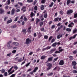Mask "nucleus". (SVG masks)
I'll list each match as a JSON object with an SVG mask.
<instances>
[{
    "label": "nucleus",
    "instance_id": "cd10ccee",
    "mask_svg": "<svg viewBox=\"0 0 77 77\" xmlns=\"http://www.w3.org/2000/svg\"><path fill=\"white\" fill-rule=\"evenodd\" d=\"M66 31H67V32H71V29L70 28H67L66 29Z\"/></svg>",
    "mask_w": 77,
    "mask_h": 77
},
{
    "label": "nucleus",
    "instance_id": "f3484780",
    "mask_svg": "<svg viewBox=\"0 0 77 77\" xmlns=\"http://www.w3.org/2000/svg\"><path fill=\"white\" fill-rule=\"evenodd\" d=\"M52 59H53V57H49L48 59V60L49 62H51V61H52Z\"/></svg>",
    "mask_w": 77,
    "mask_h": 77
},
{
    "label": "nucleus",
    "instance_id": "0e129e2a",
    "mask_svg": "<svg viewBox=\"0 0 77 77\" xmlns=\"http://www.w3.org/2000/svg\"><path fill=\"white\" fill-rule=\"evenodd\" d=\"M34 72V71H32V72H30V74H31V75H33V73Z\"/></svg>",
    "mask_w": 77,
    "mask_h": 77
},
{
    "label": "nucleus",
    "instance_id": "4468645a",
    "mask_svg": "<svg viewBox=\"0 0 77 77\" xmlns=\"http://www.w3.org/2000/svg\"><path fill=\"white\" fill-rule=\"evenodd\" d=\"M77 65V63L75 61H73L72 63V66H75Z\"/></svg>",
    "mask_w": 77,
    "mask_h": 77
},
{
    "label": "nucleus",
    "instance_id": "4be33fe9",
    "mask_svg": "<svg viewBox=\"0 0 77 77\" xmlns=\"http://www.w3.org/2000/svg\"><path fill=\"white\" fill-rule=\"evenodd\" d=\"M12 22V20L10 19L7 21V24H9V23H11Z\"/></svg>",
    "mask_w": 77,
    "mask_h": 77
},
{
    "label": "nucleus",
    "instance_id": "5fc2aeb1",
    "mask_svg": "<svg viewBox=\"0 0 77 77\" xmlns=\"http://www.w3.org/2000/svg\"><path fill=\"white\" fill-rule=\"evenodd\" d=\"M14 68L15 69H16V70L18 69V67L17 66H14Z\"/></svg>",
    "mask_w": 77,
    "mask_h": 77
},
{
    "label": "nucleus",
    "instance_id": "f704fd0d",
    "mask_svg": "<svg viewBox=\"0 0 77 77\" xmlns=\"http://www.w3.org/2000/svg\"><path fill=\"white\" fill-rule=\"evenodd\" d=\"M23 32L24 34H26V29H23V31H22Z\"/></svg>",
    "mask_w": 77,
    "mask_h": 77
},
{
    "label": "nucleus",
    "instance_id": "680f3d73",
    "mask_svg": "<svg viewBox=\"0 0 77 77\" xmlns=\"http://www.w3.org/2000/svg\"><path fill=\"white\" fill-rule=\"evenodd\" d=\"M16 51V50H14L12 51V53H15Z\"/></svg>",
    "mask_w": 77,
    "mask_h": 77
},
{
    "label": "nucleus",
    "instance_id": "bb28decb",
    "mask_svg": "<svg viewBox=\"0 0 77 77\" xmlns=\"http://www.w3.org/2000/svg\"><path fill=\"white\" fill-rule=\"evenodd\" d=\"M53 5H54V3L53 2H52L51 4L49 5V7L50 8H51L53 6Z\"/></svg>",
    "mask_w": 77,
    "mask_h": 77
},
{
    "label": "nucleus",
    "instance_id": "6e6d98bb",
    "mask_svg": "<svg viewBox=\"0 0 77 77\" xmlns=\"http://www.w3.org/2000/svg\"><path fill=\"white\" fill-rule=\"evenodd\" d=\"M15 77V74H12L10 77Z\"/></svg>",
    "mask_w": 77,
    "mask_h": 77
},
{
    "label": "nucleus",
    "instance_id": "412c9836",
    "mask_svg": "<svg viewBox=\"0 0 77 77\" xmlns=\"http://www.w3.org/2000/svg\"><path fill=\"white\" fill-rule=\"evenodd\" d=\"M12 44L14 45H16V46H18L19 44L17 42H13Z\"/></svg>",
    "mask_w": 77,
    "mask_h": 77
},
{
    "label": "nucleus",
    "instance_id": "69168bd1",
    "mask_svg": "<svg viewBox=\"0 0 77 77\" xmlns=\"http://www.w3.org/2000/svg\"><path fill=\"white\" fill-rule=\"evenodd\" d=\"M63 49H59V51H60V52H62V51H63Z\"/></svg>",
    "mask_w": 77,
    "mask_h": 77
},
{
    "label": "nucleus",
    "instance_id": "9b49d317",
    "mask_svg": "<svg viewBox=\"0 0 77 77\" xmlns=\"http://www.w3.org/2000/svg\"><path fill=\"white\" fill-rule=\"evenodd\" d=\"M63 25H61L60 27H58V28L57 29L56 31V32H57L59 31V30H60V29H62V28H63Z\"/></svg>",
    "mask_w": 77,
    "mask_h": 77
},
{
    "label": "nucleus",
    "instance_id": "473e14b6",
    "mask_svg": "<svg viewBox=\"0 0 77 77\" xmlns=\"http://www.w3.org/2000/svg\"><path fill=\"white\" fill-rule=\"evenodd\" d=\"M14 67L13 66H12L8 71V72L9 73L11 71V70L13 68V67Z\"/></svg>",
    "mask_w": 77,
    "mask_h": 77
},
{
    "label": "nucleus",
    "instance_id": "37998d69",
    "mask_svg": "<svg viewBox=\"0 0 77 77\" xmlns=\"http://www.w3.org/2000/svg\"><path fill=\"white\" fill-rule=\"evenodd\" d=\"M41 3L42 4H44L45 3V0H42Z\"/></svg>",
    "mask_w": 77,
    "mask_h": 77
},
{
    "label": "nucleus",
    "instance_id": "f8f14e48",
    "mask_svg": "<svg viewBox=\"0 0 77 77\" xmlns=\"http://www.w3.org/2000/svg\"><path fill=\"white\" fill-rule=\"evenodd\" d=\"M5 12V11L2 8L0 9V14H2L3 13Z\"/></svg>",
    "mask_w": 77,
    "mask_h": 77
},
{
    "label": "nucleus",
    "instance_id": "a19ab883",
    "mask_svg": "<svg viewBox=\"0 0 77 77\" xmlns=\"http://www.w3.org/2000/svg\"><path fill=\"white\" fill-rule=\"evenodd\" d=\"M16 27H17V26H16V25H13V26H11V28H14V29L15 28H16Z\"/></svg>",
    "mask_w": 77,
    "mask_h": 77
},
{
    "label": "nucleus",
    "instance_id": "72a5a7b5",
    "mask_svg": "<svg viewBox=\"0 0 77 77\" xmlns=\"http://www.w3.org/2000/svg\"><path fill=\"white\" fill-rule=\"evenodd\" d=\"M44 17L45 18H47V14L45 13L44 14Z\"/></svg>",
    "mask_w": 77,
    "mask_h": 77
},
{
    "label": "nucleus",
    "instance_id": "864d4df0",
    "mask_svg": "<svg viewBox=\"0 0 77 77\" xmlns=\"http://www.w3.org/2000/svg\"><path fill=\"white\" fill-rule=\"evenodd\" d=\"M8 17H5L4 18V21H6V20H7V19H8Z\"/></svg>",
    "mask_w": 77,
    "mask_h": 77
},
{
    "label": "nucleus",
    "instance_id": "c9c22d12",
    "mask_svg": "<svg viewBox=\"0 0 77 77\" xmlns=\"http://www.w3.org/2000/svg\"><path fill=\"white\" fill-rule=\"evenodd\" d=\"M59 19V17H57L54 19V20L55 21H57Z\"/></svg>",
    "mask_w": 77,
    "mask_h": 77
},
{
    "label": "nucleus",
    "instance_id": "4c0bfd02",
    "mask_svg": "<svg viewBox=\"0 0 77 77\" xmlns=\"http://www.w3.org/2000/svg\"><path fill=\"white\" fill-rule=\"evenodd\" d=\"M44 37V39H48V35H45Z\"/></svg>",
    "mask_w": 77,
    "mask_h": 77
},
{
    "label": "nucleus",
    "instance_id": "ddd939ff",
    "mask_svg": "<svg viewBox=\"0 0 77 77\" xmlns=\"http://www.w3.org/2000/svg\"><path fill=\"white\" fill-rule=\"evenodd\" d=\"M30 17L31 18H33V16H35V14L33 13L32 12L30 14Z\"/></svg>",
    "mask_w": 77,
    "mask_h": 77
},
{
    "label": "nucleus",
    "instance_id": "e2e57ef3",
    "mask_svg": "<svg viewBox=\"0 0 77 77\" xmlns=\"http://www.w3.org/2000/svg\"><path fill=\"white\" fill-rule=\"evenodd\" d=\"M17 20H18V17H17L15 18V20H14V21H17Z\"/></svg>",
    "mask_w": 77,
    "mask_h": 77
},
{
    "label": "nucleus",
    "instance_id": "0eeeda50",
    "mask_svg": "<svg viewBox=\"0 0 77 77\" xmlns=\"http://www.w3.org/2000/svg\"><path fill=\"white\" fill-rule=\"evenodd\" d=\"M21 11H22L23 12H26V7L25 6H23L22 8Z\"/></svg>",
    "mask_w": 77,
    "mask_h": 77
},
{
    "label": "nucleus",
    "instance_id": "c85d7f7f",
    "mask_svg": "<svg viewBox=\"0 0 77 77\" xmlns=\"http://www.w3.org/2000/svg\"><path fill=\"white\" fill-rule=\"evenodd\" d=\"M77 31V29L75 28L74 30L73 31V33L74 34L75 33H76V32Z\"/></svg>",
    "mask_w": 77,
    "mask_h": 77
},
{
    "label": "nucleus",
    "instance_id": "7ed1b4c3",
    "mask_svg": "<svg viewBox=\"0 0 77 77\" xmlns=\"http://www.w3.org/2000/svg\"><path fill=\"white\" fill-rule=\"evenodd\" d=\"M29 42H32V40H30L29 38H28L26 39V42H25V44L28 45L29 44Z\"/></svg>",
    "mask_w": 77,
    "mask_h": 77
},
{
    "label": "nucleus",
    "instance_id": "13d9d810",
    "mask_svg": "<svg viewBox=\"0 0 77 77\" xmlns=\"http://www.w3.org/2000/svg\"><path fill=\"white\" fill-rule=\"evenodd\" d=\"M77 17V13L75 14L74 15V18H75Z\"/></svg>",
    "mask_w": 77,
    "mask_h": 77
},
{
    "label": "nucleus",
    "instance_id": "8fccbe9b",
    "mask_svg": "<svg viewBox=\"0 0 77 77\" xmlns=\"http://www.w3.org/2000/svg\"><path fill=\"white\" fill-rule=\"evenodd\" d=\"M41 32H39L38 33V36L39 37V38H40V37H41V36H42V35H41Z\"/></svg>",
    "mask_w": 77,
    "mask_h": 77
},
{
    "label": "nucleus",
    "instance_id": "6e6552de",
    "mask_svg": "<svg viewBox=\"0 0 77 77\" xmlns=\"http://www.w3.org/2000/svg\"><path fill=\"white\" fill-rule=\"evenodd\" d=\"M54 51H55V49H51L49 52V54H52Z\"/></svg>",
    "mask_w": 77,
    "mask_h": 77
},
{
    "label": "nucleus",
    "instance_id": "a211bd4d",
    "mask_svg": "<svg viewBox=\"0 0 77 77\" xmlns=\"http://www.w3.org/2000/svg\"><path fill=\"white\" fill-rule=\"evenodd\" d=\"M11 4V1L10 0H8L6 3V5H9Z\"/></svg>",
    "mask_w": 77,
    "mask_h": 77
},
{
    "label": "nucleus",
    "instance_id": "2f4dec72",
    "mask_svg": "<svg viewBox=\"0 0 77 77\" xmlns=\"http://www.w3.org/2000/svg\"><path fill=\"white\" fill-rule=\"evenodd\" d=\"M43 24H44V23L42 21L41 22L39 23L40 26V27H41V26H42Z\"/></svg>",
    "mask_w": 77,
    "mask_h": 77
},
{
    "label": "nucleus",
    "instance_id": "58836bf2",
    "mask_svg": "<svg viewBox=\"0 0 77 77\" xmlns=\"http://www.w3.org/2000/svg\"><path fill=\"white\" fill-rule=\"evenodd\" d=\"M53 73H51L48 74L47 75H48V76H51L52 75H53Z\"/></svg>",
    "mask_w": 77,
    "mask_h": 77
},
{
    "label": "nucleus",
    "instance_id": "ea45409f",
    "mask_svg": "<svg viewBox=\"0 0 77 77\" xmlns=\"http://www.w3.org/2000/svg\"><path fill=\"white\" fill-rule=\"evenodd\" d=\"M60 14L61 15H63V11H60Z\"/></svg>",
    "mask_w": 77,
    "mask_h": 77
},
{
    "label": "nucleus",
    "instance_id": "de8ad7c7",
    "mask_svg": "<svg viewBox=\"0 0 77 77\" xmlns=\"http://www.w3.org/2000/svg\"><path fill=\"white\" fill-rule=\"evenodd\" d=\"M51 46H48L46 48V50H48V49H50L51 48Z\"/></svg>",
    "mask_w": 77,
    "mask_h": 77
},
{
    "label": "nucleus",
    "instance_id": "9d476101",
    "mask_svg": "<svg viewBox=\"0 0 77 77\" xmlns=\"http://www.w3.org/2000/svg\"><path fill=\"white\" fill-rule=\"evenodd\" d=\"M77 35V34H76V35H75L74 36H73V37H70L69 38V40H71L72 39H75V37H76Z\"/></svg>",
    "mask_w": 77,
    "mask_h": 77
},
{
    "label": "nucleus",
    "instance_id": "3c124183",
    "mask_svg": "<svg viewBox=\"0 0 77 77\" xmlns=\"http://www.w3.org/2000/svg\"><path fill=\"white\" fill-rule=\"evenodd\" d=\"M34 9L36 11H37V10H38V7H37V6H35L34 7Z\"/></svg>",
    "mask_w": 77,
    "mask_h": 77
},
{
    "label": "nucleus",
    "instance_id": "dca6fc26",
    "mask_svg": "<svg viewBox=\"0 0 77 77\" xmlns=\"http://www.w3.org/2000/svg\"><path fill=\"white\" fill-rule=\"evenodd\" d=\"M15 13V8H13L11 10V15H14V14Z\"/></svg>",
    "mask_w": 77,
    "mask_h": 77
},
{
    "label": "nucleus",
    "instance_id": "1a4fd4ad",
    "mask_svg": "<svg viewBox=\"0 0 77 77\" xmlns=\"http://www.w3.org/2000/svg\"><path fill=\"white\" fill-rule=\"evenodd\" d=\"M74 23H72V22H71V23L70 24H69V25H68V27H73V26H74Z\"/></svg>",
    "mask_w": 77,
    "mask_h": 77
},
{
    "label": "nucleus",
    "instance_id": "aec40b11",
    "mask_svg": "<svg viewBox=\"0 0 77 77\" xmlns=\"http://www.w3.org/2000/svg\"><path fill=\"white\" fill-rule=\"evenodd\" d=\"M69 60H73V56H69Z\"/></svg>",
    "mask_w": 77,
    "mask_h": 77
},
{
    "label": "nucleus",
    "instance_id": "423d86ee",
    "mask_svg": "<svg viewBox=\"0 0 77 77\" xmlns=\"http://www.w3.org/2000/svg\"><path fill=\"white\" fill-rule=\"evenodd\" d=\"M63 35H62V34L60 33L58 35H57V38L59 39H60V38H62L63 36Z\"/></svg>",
    "mask_w": 77,
    "mask_h": 77
},
{
    "label": "nucleus",
    "instance_id": "bf43d9fd",
    "mask_svg": "<svg viewBox=\"0 0 77 77\" xmlns=\"http://www.w3.org/2000/svg\"><path fill=\"white\" fill-rule=\"evenodd\" d=\"M77 51L76 50H75L73 52V53L74 54H75L76 53H77Z\"/></svg>",
    "mask_w": 77,
    "mask_h": 77
},
{
    "label": "nucleus",
    "instance_id": "79ce46f5",
    "mask_svg": "<svg viewBox=\"0 0 77 77\" xmlns=\"http://www.w3.org/2000/svg\"><path fill=\"white\" fill-rule=\"evenodd\" d=\"M56 41V40L54 38H53L52 39L51 42V43H53V42H54V41Z\"/></svg>",
    "mask_w": 77,
    "mask_h": 77
},
{
    "label": "nucleus",
    "instance_id": "f257e3e1",
    "mask_svg": "<svg viewBox=\"0 0 77 77\" xmlns=\"http://www.w3.org/2000/svg\"><path fill=\"white\" fill-rule=\"evenodd\" d=\"M11 43H12V41H9L7 44V46L8 49H11L13 48V46L10 45Z\"/></svg>",
    "mask_w": 77,
    "mask_h": 77
},
{
    "label": "nucleus",
    "instance_id": "338daca9",
    "mask_svg": "<svg viewBox=\"0 0 77 77\" xmlns=\"http://www.w3.org/2000/svg\"><path fill=\"white\" fill-rule=\"evenodd\" d=\"M24 21H27V18L26 17H24L23 18Z\"/></svg>",
    "mask_w": 77,
    "mask_h": 77
},
{
    "label": "nucleus",
    "instance_id": "4d7b16f0",
    "mask_svg": "<svg viewBox=\"0 0 77 77\" xmlns=\"http://www.w3.org/2000/svg\"><path fill=\"white\" fill-rule=\"evenodd\" d=\"M5 9H8L9 8V6L8 5H6L5 7Z\"/></svg>",
    "mask_w": 77,
    "mask_h": 77
},
{
    "label": "nucleus",
    "instance_id": "09e8293b",
    "mask_svg": "<svg viewBox=\"0 0 77 77\" xmlns=\"http://www.w3.org/2000/svg\"><path fill=\"white\" fill-rule=\"evenodd\" d=\"M4 74L5 76H7V75H8V72H5Z\"/></svg>",
    "mask_w": 77,
    "mask_h": 77
},
{
    "label": "nucleus",
    "instance_id": "c03bdc74",
    "mask_svg": "<svg viewBox=\"0 0 77 77\" xmlns=\"http://www.w3.org/2000/svg\"><path fill=\"white\" fill-rule=\"evenodd\" d=\"M73 72L75 74H76L77 73V71L75 70H73Z\"/></svg>",
    "mask_w": 77,
    "mask_h": 77
},
{
    "label": "nucleus",
    "instance_id": "6ab92c4d",
    "mask_svg": "<svg viewBox=\"0 0 77 77\" xmlns=\"http://www.w3.org/2000/svg\"><path fill=\"white\" fill-rule=\"evenodd\" d=\"M38 69V67H36L33 70V71H34V72H36V71Z\"/></svg>",
    "mask_w": 77,
    "mask_h": 77
},
{
    "label": "nucleus",
    "instance_id": "e433bc0d",
    "mask_svg": "<svg viewBox=\"0 0 77 77\" xmlns=\"http://www.w3.org/2000/svg\"><path fill=\"white\" fill-rule=\"evenodd\" d=\"M1 72L2 73H5V69H3L1 70Z\"/></svg>",
    "mask_w": 77,
    "mask_h": 77
},
{
    "label": "nucleus",
    "instance_id": "f03ea898",
    "mask_svg": "<svg viewBox=\"0 0 77 77\" xmlns=\"http://www.w3.org/2000/svg\"><path fill=\"white\" fill-rule=\"evenodd\" d=\"M46 65L48 67V68L46 69L47 71L50 70V69L51 68V67H52V64L49 63H47Z\"/></svg>",
    "mask_w": 77,
    "mask_h": 77
},
{
    "label": "nucleus",
    "instance_id": "5701e85b",
    "mask_svg": "<svg viewBox=\"0 0 77 77\" xmlns=\"http://www.w3.org/2000/svg\"><path fill=\"white\" fill-rule=\"evenodd\" d=\"M71 3V0H67V2H66V4L67 5H69V3Z\"/></svg>",
    "mask_w": 77,
    "mask_h": 77
},
{
    "label": "nucleus",
    "instance_id": "49530a36",
    "mask_svg": "<svg viewBox=\"0 0 77 77\" xmlns=\"http://www.w3.org/2000/svg\"><path fill=\"white\" fill-rule=\"evenodd\" d=\"M30 64V62H29L26 65V67H27V66H29V65Z\"/></svg>",
    "mask_w": 77,
    "mask_h": 77
},
{
    "label": "nucleus",
    "instance_id": "2eb2a0df",
    "mask_svg": "<svg viewBox=\"0 0 77 77\" xmlns=\"http://www.w3.org/2000/svg\"><path fill=\"white\" fill-rule=\"evenodd\" d=\"M40 9L41 10H43L44 9V5H42L40 7Z\"/></svg>",
    "mask_w": 77,
    "mask_h": 77
},
{
    "label": "nucleus",
    "instance_id": "c756f323",
    "mask_svg": "<svg viewBox=\"0 0 77 77\" xmlns=\"http://www.w3.org/2000/svg\"><path fill=\"white\" fill-rule=\"evenodd\" d=\"M56 45H57V43L55 42L52 45V47H56Z\"/></svg>",
    "mask_w": 77,
    "mask_h": 77
},
{
    "label": "nucleus",
    "instance_id": "052dcab7",
    "mask_svg": "<svg viewBox=\"0 0 77 77\" xmlns=\"http://www.w3.org/2000/svg\"><path fill=\"white\" fill-rule=\"evenodd\" d=\"M33 36H34V37L35 38V37H36V36L37 35V34H36V33H35L33 35Z\"/></svg>",
    "mask_w": 77,
    "mask_h": 77
},
{
    "label": "nucleus",
    "instance_id": "a878e982",
    "mask_svg": "<svg viewBox=\"0 0 77 77\" xmlns=\"http://www.w3.org/2000/svg\"><path fill=\"white\" fill-rule=\"evenodd\" d=\"M36 20H37L35 24L37 25L38 24V22H39V21H40V19L37 18L36 19Z\"/></svg>",
    "mask_w": 77,
    "mask_h": 77
},
{
    "label": "nucleus",
    "instance_id": "20e7f679",
    "mask_svg": "<svg viewBox=\"0 0 77 77\" xmlns=\"http://www.w3.org/2000/svg\"><path fill=\"white\" fill-rule=\"evenodd\" d=\"M73 12V11L72 10L70 9L67 11L66 14L67 15H71Z\"/></svg>",
    "mask_w": 77,
    "mask_h": 77
},
{
    "label": "nucleus",
    "instance_id": "603ef678",
    "mask_svg": "<svg viewBox=\"0 0 77 77\" xmlns=\"http://www.w3.org/2000/svg\"><path fill=\"white\" fill-rule=\"evenodd\" d=\"M57 53H60V51H57L54 52V54H57Z\"/></svg>",
    "mask_w": 77,
    "mask_h": 77
},
{
    "label": "nucleus",
    "instance_id": "393cba45",
    "mask_svg": "<svg viewBox=\"0 0 77 77\" xmlns=\"http://www.w3.org/2000/svg\"><path fill=\"white\" fill-rule=\"evenodd\" d=\"M45 57H46L43 55L41 57V59H42V60H44V59H45Z\"/></svg>",
    "mask_w": 77,
    "mask_h": 77
},
{
    "label": "nucleus",
    "instance_id": "39448f33",
    "mask_svg": "<svg viewBox=\"0 0 77 77\" xmlns=\"http://www.w3.org/2000/svg\"><path fill=\"white\" fill-rule=\"evenodd\" d=\"M65 63V61L63 60H61L60 61L59 64L60 65H63Z\"/></svg>",
    "mask_w": 77,
    "mask_h": 77
},
{
    "label": "nucleus",
    "instance_id": "7c9ffc66",
    "mask_svg": "<svg viewBox=\"0 0 77 77\" xmlns=\"http://www.w3.org/2000/svg\"><path fill=\"white\" fill-rule=\"evenodd\" d=\"M33 2V0H27L28 3H32Z\"/></svg>",
    "mask_w": 77,
    "mask_h": 77
},
{
    "label": "nucleus",
    "instance_id": "774afa93",
    "mask_svg": "<svg viewBox=\"0 0 77 77\" xmlns=\"http://www.w3.org/2000/svg\"><path fill=\"white\" fill-rule=\"evenodd\" d=\"M53 38V37L51 36L48 39V41H50V40H51V39H52V38Z\"/></svg>",
    "mask_w": 77,
    "mask_h": 77
},
{
    "label": "nucleus",
    "instance_id": "a18cd8bd",
    "mask_svg": "<svg viewBox=\"0 0 77 77\" xmlns=\"http://www.w3.org/2000/svg\"><path fill=\"white\" fill-rule=\"evenodd\" d=\"M55 27V25H53L51 28V29H54Z\"/></svg>",
    "mask_w": 77,
    "mask_h": 77
},
{
    "label": "nucleus",
    "instance_id": "b1692460",
    "mask_svg": "<svg viewBox=\"0 0 77 77\" xmlns=\"http://www.w3.org/2000/svg\"><path fill=\"white\" fill-rule=\"evenodd\" d=\"M15 60H17L18 62H20V58L19 57H17L15 59Z\"/></svg>",
    "mask_w": 77,
    "mask_h": 77
}]
</instances>
